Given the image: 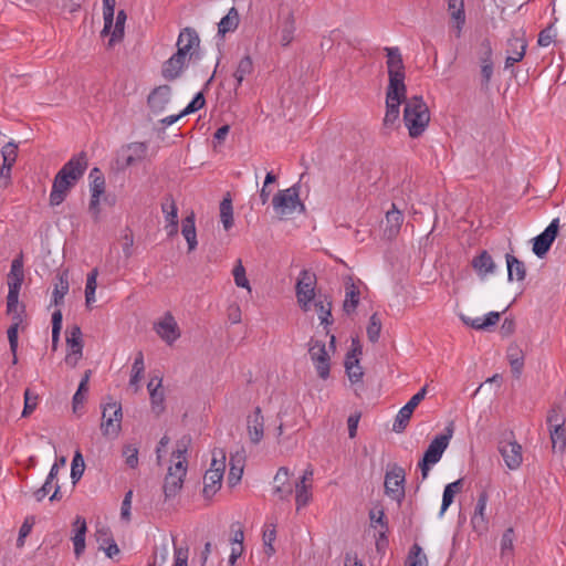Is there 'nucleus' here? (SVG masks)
<instances>
[{"label": "nucleus", "instance_id": "2", "mask_svg": "<svg viewBox=\"0 0 566 566\" xmlns=\"http://www.w3.org/2000/svg\"><path fill=\"white\" fill-rule=\"evenodd\" d=\"M189 443L190 438L184 437L178 441L177 449L172 453L174 463L168 469L163 486L166 500L175 497L182 488L187 473L186 452Z\"/></svg>", "mask_w": 566, "mask_h": 566}, {"label": "nucleus", "instance_id": "47", "mask_svg": "<svg viewBox=\"0 0 566 566\" xmlns=\"http://www.w3.org/2000/svg\"><path fill=\"white\" fill-rule=\"evenodd\" d=\"M239 25V13L235 8H231L229 12L221 19L218 24V33L224 35L234 31Z\"/></svg>", "mask_w": 566, "mask_h": 566}, {"label": "nucleus", "instance_id": "35", "mask_svg": "<svg viewBox=\"0 0 566 566\" xmlns=\"http://www.w3.org/2000/svg\"><path fill=\"white\" fill-rule=\"evenodd\" d=\"M253 72V62L252 59L249 55H245L242 57L235 71L232 74L233 77V90L237 93L239 86L244 81L245 76L250 75Z\"/></svg>", "mask_w": 566, "mask_h": 566}, {"label": "nucleus", "instance_id": "4", "mask_svg": "<svg viewBox=\"0 0 566 566\" xmlns=\"http://www.w3.org/2000/svg\"><path fill=\"white\" fill-rule=\"evenodd\" d=\"M453 436V423H449L444 428V432L434 437V439L428 446L422 460L418 463L419 469L421 470L422 480H426L429 475L431 468L437 464L444 451L447 450L450 440Z\"/></svg>", "mask_w": 566, "mask_h": 566}, {"label": "nucleus", "instance_id": "15", "mask_svg": "<svg viewBox=\"0 0 566 566\" xmlns=\"http://www.w3.org/2000/svg\"><path fill=\"white\" fill-rule=\"evenodd\" d=\"M148 146L146 143L135 142L126 145L119 153L123 168L135 166L145 160Z\"/></svg>", "mask_w": 566, "mask_h": 566}, {"label": "nucleus", "instance_id": "6", "mask_svg": "<svg viewBox=\"0 0 566 566\" xmlns=\"http://www.w3.org/2000/svg\"><path fill=\"white\" fill-rule=\"evenodd\" d=\"M123 411L120 403L107 402L103 406L101 430L104 437L117 438L122 430Z\"/></svg>", "mask_w": 566, "mask_h": 566}, {"label": "nucleus", "instance_id": "49", "mask_svg": "<svg viewBox=\"0 0 566 566\" xmlns=\"http://www.w3.org/2000/svg\"><path fill=\"white\" fill-rule=\"evenodd\" d=\"M144 370H145L144 355H143L142 352H139L136 355L135 360L133 363L132 376H130V379H129V386L134 387L135 391H137L139 389V385L138 384H139V380L142 379Z\"/></svg>", "mask_w": 566, "mask_h": 566}, {"label": "nucleus", "instance_id": "61", "mask_svg": "<svg viewBox=\"0 0 566 566\" xmlns=\"http://www.w3.org/2000/svg\"><path fill=\"white\" fill-rule=\"evenodd\" d=\"M209 471H214L216 473H224L226 470V452L222 449H216L212 451V458Z\"/></svg>", "mask_w": 566, "mask_h": 566}, {"label": "nucleus", "instance_id": "33", "mask_svg": "<svg viewBox=\"0 0 566 566\" xmlns=\"http://www.w3.org/2000/svg\"><path fill=\"white\" fill-rule=\"evenodd\" d=\"M359 295L358 286L349 279L345 284V300L343 304V308L347 314L355 312L359 303Z\"/></svg>", "mask_w": 566, "mask_h": 566}, {"label": "nucleus", "instance_id": "26", "mask_svg": "<svg viewBox=\"0 0 566 566\" xmlns=\"http://www.w3.org/2000/svg\"><path fill=\"white\" fill-rule=\"evenodd\" d=\"M161 211L165 214L167 224L165 229L168 237H174L178 233V208L171 197H167L161 203Z\"/></svg>", "mask_w": 566, "mask_h": 566}, {"label": "nucleus", "instance_id": "50", "mask_svg": "<svg viewBox=\"0 0 566 566\" xmlns=\"http://www.w3.org/2000/svg\"><path fill=\"white\" fill-rule=\"evenodd\" d=\"M406 566H429L427 555L421 546L415 543L408 554Z\"/></svg>", "mask_w": 566, "mask_h": 566}, {"label": "nucleus", "instance_id": "46", "mask_svg": "<svg viewBox=\"0 0 566 566\" xmlns=\"http://www.w3.org/2000/svg\"><path fill=\"white\" fill-rule=\"evenodd\" d=\"M370 525L375 530H378L379 539L386 538L388 531V524L385 518V512L382 509H374L369 512Z\"/></svg>", "mask_w": 566, "mask_h": 566}, {"label": "nucleus", "instance_id": "60", "mask_svg": "<svg viewBox=\"0 0 566 566\" xmlns=\"http://www.w3.org/2000/svg\"><path fill=\"white\" fill-rule=\"evenodd\" d=\"M151 409L156 415H160L165 410V392L161 388H154L149 394Z\"/></svg>", "mask_w": 566, "mask_h": 566}, {"label": "nucleus", "instance_id": "14", "mask_svg": "<svg viewBox=\"0 0 566 566\" xmlns=\"http://www.w3.org/2000/svg\"><path fill=\"white\" fill-rule=\"evenodd\" d=\"M69 352L65 356L66 365L75 367L83 356L82 331L80 326L74 325L70 328L66 337Z\"/></svg>", "mask_w": 566, "mask_h": 566}, {"label": "nucleus", "instance_id": "3", "mask_svg": "<svg viewBox=\"0 0 566 566\" xmlns=\"http://www.w3.org/2000/svg\"><path fill=\"white\" fill-rule=\"evenodd\" d=\"M403 123L409 136L417 138L423 134L430 123V111L423 97L413 95L405 99Z\"/></svg>", "mask_w": 566, "mask_h": 566}, {"label": "nucleus", "instance_id": "51", "mask_svg": "<svg viewBox=\"0 0 566 566\" xmlns=\"http://www.w3.org/2000/svg\"><path fill=\"white\" fill-rule=\"evenodd\" d=\"M115 6V0H103L104 28L102 30V35H108V33L111 32V29L113 27Z\"/></svg>", "mask_w": 566, "mask_h": 566}, {"label": "nucleus", "instance_id": "20", "mask_svg": "<svg viewBox=\"0 0 566 566\" xmlns=\"http://www.w3.org/2000/svg\"><path fill=\"white\" fill-rule=\"evenodd\" d=\"M359 354H361L359 343L353 340V349L347 354L345 359L346 373L352 382L360 381L364 375L363 369L359 365Z\"/></svg>", "mask_w": 566, "mask_h": 566}, {"label": "nucleus", "instance_id": "41", "mask_svg": "<svg viewBox=\"0 0 566 566\" xmlns=\"http://www.w3.org/2000/svg\"><path fill=\"white\" fill-rule=\"evenodd\" d=\"M90 191L93 198H101L105 191V178L102 171L95 167L90 171Z\"/></svg>", "mask_w": 566, "mask_h": 566}, {"label": "nucleus", "instance_id": "18", "mask_svg": "<svg viewBox=\"0 0 566 566\" xmlns=\"http://www.w3.org/2000/svg\"><path fill=\"white\" fill-rule=\"evenodd\" d=\"M170 97L171 87L169 85H160L149 93L147 104L153 113L159 114L165 111L170 102Z\"/></svg>", "mask_w": 566, "mask_h": 566}, {"label": "nucleus", "instance_id": "29", "mask_svg": "<svg viewBox=\"0 0 566 566\" xmlns=\"http://www.w3.org/2000/svg\"><path fill=\"white\" fill-rule=\"evenodd\" d=\"M65 464V457L60 458L59 462L53 463L43 485L33 492V496L38 502H41L49 494L52 483L57 476L60 467H64Z\"/></svg>", "mask_w": 566, "mask_h": 566}, {"label": "nucleus", "instance_id": "42", "mask_svg": "<svg viewBox=\"0 0 566 566\" xmlns=\"http://www.w3.org/2000/svg\"><path fill=\"white\" fill-rule=\"evenodd\" d=\"M127 15L124 10H119L116 15L115 23L113 22V27L111 29V32L108 35H111V39L108 41V45L113 46L116 42L122 41L124 38V30H125V22H126Z\"/></svg>", "mask_w": 566, "mask_h": 566}, {"label": "nucleus", "instance_id": "37", "mask_svg": "<svg viewBox=\"0 0 566 566\" xmlns=\"http://www.w3.org/2000/svg\"><path fill=\"white\" fill-rule=\"evenodd\" d=\"M243 468H244V457L240 453L231 455L230 469H229V475H228V483L230 486H234L241 481L242 474H243Z\"/></svg>", "mask_w": 566, "mask_h": 566}, {"label": "nucleus", "instance_id": "43", "mask_svg": "<svg viewBox=\"0 0 566 566\" xmlns=\"http://www.w3.org/2000/svg\"><path fill=\"white\" fill-rule=\"evenodd\" d=\"M69 292V279L66 273H61L57 275L56 281L54 283V289L52 293V303L57 306L63 303L64 296Z\"/></svg>", "mask_w": 566, "mask_h": 566}, {"label": "nucleus", "instance_id": "58", "mask_svg": "<svg viewBox=\"0 0 566 566\" xmlns=\"http://www.w3.org/2000/svg\"><path fill=\"white\" fill-rule=\"evenodd\" d=\"M295 27L292 17H287L281 27L280 42L282 45H289L294 36Z\"/></svg>", "mask_w": 566, "mask_h": 566}, {"label": "nucleus", "instance_id": "16", "mask_svg": "<svg viewBox=\"0 0 566 566\" xmlns=\"http://www.w3.org/2000/svg\"><path fill=\"white\" fill-rule=\"evenodd\" d=\"M154 329L168 345H172L180 337L178 324L170 313H166L164 317L154 325Z\"/></svg>", "mask_w": 566, "mask_h": 566}, {"label": "nucleus", "instance_id": "22", "mask_svg": "<svg viewBox=\"0 0 566 566\" xmlns=\"http://www.w3.org/2000/svg\"><path fill=\"white\" fill-rule=\"evenodd\" d=\"M200 43L197 32L191 28L184 29L177 40V53L190 59L193 55L192 50L198 48Z\"/></svg>", "mask_w": 566, "mask_h": 566}, {"label": "nucleus", "instance_id": "28", "mask_svg": "<svg viewBox=\"0 0 566 566\" xmlns=\"http://www.w3.org/2000/svg\"><path fill=\"white\" fill-rule=\"evenodd\" d=\"M526 51V42L523 39L514 38L509 40L507 56L505 59V69L513 66L520 62Z\"/></svg>", "mask_w": 566, "mask_h": 566}, {"label": "nucleus", "instance_id": "55", "mask_svg": "<svg viewBox=\"0 0 566 566\" xmlns=\"http://www.w3.org/2000/svg\"><path fill=\"white\" fill-rule=\"evenodd\" d=\"M232 275L234 279V283L238 287L247 289L249 292H251V285L245 275V269L242 264L241 259H238L235 261V265L232 270Z\"/></svg>", "mask_w": 566, "mask_h": 566}, {"label": "nucleus", "instance_id": "44", "mask_svg": "<svg viewBox=\"0 0 566 566\" xmlns=\"http://www.w3.org/2000/svg\"><path fill=\"white\" fill-rule=\"evenodd\" d=\"M312 484L304 483V481H297L295 483V503L296 510H301L306 506L312 500Z\"/></svg>", "mask_w": 566, "mask_h": 566}, {"label": "nucleus", "instance_id": "56", "mask_svg": "<svg viewBox=\"0 0 566 566\" xmlns=\"http://www.w3.org/2000/svg\"><path fill=\"white\" fill-rule=\"evenodd\" d=\"M85 463L84 458L80 450H76L72 460L71 465V479L73 483H76L84 474Z\"/></svg>", "mask_w": 566, "mask_h": 566}, {"label": "nucleus", "instance_id": "45", "mask_svg": "<svg viewBox=\"0 0 566 566\" xmlns=\"http://www.w3.org/2000/svg\"><path fill=\"white\" fill-rule=\"evenodd\" d=\"M220 221L226 231L233 226V207L230 195L228 193L220 202Z\"/></svg>", "mask_w": 566, "mask_h": 566}, {"label": "nucleus", "instance_id": "17", "mask_svg": "<svg viewBox=\"0 0 566 566\" xmlns=\"http://www.w3.org/2000/svg\"><path fill=\"white\" fill-rule=\"evenodd\" d=\"M406 93H400L397 91L392 93V91L386 92V114L384 117V126L391 127L399 118L400 115V104L405 102Z\"/></svg>", "mask_w": 566, "mask_h": 566}, {"label": "nucleus", "instance_id": "24", "mask_svg": "<svg viewBox=\"0 0 566 566\" xmlns=\"http://www.w3.org/2000/svg\"><path fill=\"white\" fill-rule=\"evenodd\" d=\"M248 434L252 443H259L264 434V418L260 407L248 416L247 419Z\"/></svg>", "mask_w": 566, "mask_h": 566}, {"label": "nucleus", "instance_id": "25", "mask_svg": "<svg viewBox=\"0 0 566 566\" xmlns=\"http://www.w3.org/2000/svg\"><path fill=\"white\" fill-rule=\"evenodd\" d=\"M188 57L181 53H175L163 65L161 75L168 81H174L180 76Z\"/></svg>", "mask_w": 566, "mask_h": 566}, {"label": "nucleus", "instance_id": "54", "mask_svg": "<svg viewBox=\"0 0 566 566\" xmlns=\"http://www.w3.org/2000/svg\"><path fill=\"white\" fill-rule=\"evenodd\" d=\"M97 275L96 269L92 270L87 274L86 286H85V302L87 306H91L95 302V291L97 287Z\"/></svg>", "mask_w": 566, "mask_h": 566}, {"label": "nucleus", "instance_id": "13", "mask_svg": "<svg viewBox=\"0 0 566 566\" xmlns=\"http://www.w3.org/2000/svg\"><path fill=\"white\" fill-rule=\"evenodd\" d=\"M497 449L510 470H517L521 467L523 462L522 446L516 440H501Z\"/></svg>", "mask_w": 566, "mask_h": 566}, {"label": "nucleus", "instance_id": "9", "mask_svg": "<svg viewBox=\"0 0 566 566\" xmlns=\"http://www.w3.org/2000/svg\"><path fill=\"white\" fill-rule=\"evenodd\" d=\"M315 276L307 270L300 272L295 292L297 303L304 312L311 310L312 302L315 297Z\"/></svg>", "mask_w": 566, "mask_h": 566}, {"label": "nucleus", "instance_id": "36", "mask_svg": "<svg viewBox=\"0 0 566 566\" xmlns=\"http://www.w3.org/2000/svg\"><path fill=\"white\" fill-rule=\"evenodd\" d=\"M507 279L509 281H523L526 276V269L522 261L512 254H506Z\"/></svg>", "mask_w": 566, "mask_h": 566}, {"label": "nucleus", "instance_id": "21", "mask_svg": "<svg viewBox=\"0 0 566 566\" xmlns=\"http://www.w3.org/2000/svg\"><path fill=\"white\" fill-rule=\"evenodd\" d=\"M289 469L286 467H281L273 479V494L277 496L279 500L289 501L292 495L293 489L289 483Z\"/></svg>", "mask_w": 566, "mask_h": 566}, {"label": "nucleus", "instance_id": "53", "mask_svg": "<svg viewBox=\"0 0 566 566\" xmlns=\"http://www.w3.org/2000/svg\"><path fill=\"white\" fill-rule=\"evenodd\" d=\"M315 311L317 312L321 324L331 325L332 321V303L327 300H317L314 303Z\"/></svg>", "mask_w": 566, "mask_h": 566}, {"label": "nucleus", "instance_id": "27", "mask_svg": "<svg viewBox=\"0 0 566 566\" xmlns=\"http://www.w3.org/2000/svg\"><path fill=\"white\" fill-rule=\"evenodd\" d=\"M87 526L86 521L82 516H76L73 522V536L72 542L74 546V555L80 558L85 551V535Z\"/></svg>", "mask_w": 566, "mask_h": 566}, {"label": "nucleus", "instance_id": "7", "mask_svg": "<svg viewBox=\"0 0 566 566\" xmlns=\"http://www.w3.org/2000/svg\"><path fill=\"white\" fill-rule=\"evenodd\" d=\"M275 212L281 217H286L295 212L297 208L304 210V205L298 198V186L294 185L287 189L280 190L272 200Z\"/></svg>", "mask_w": 566, "mask_h": 566}, {"label": "nucleus", "instance_id": "52", "mask_svg": "<svg viewBox=\"0 0 566 566\" xmlns=\"http://www.w3.org/2000/svg\"><path fill=\"white\" fill-rule=\"evenodd\" d=\"M548 429L565 427L566 415L559 406H553L546 418Z\"/></svg>", "mask_w": 566, "mask_h": 566}, {"label": "nucleus", "instance_id": "23", "mask_svg": "<svg viewBox=\"0 0 566 566\" xmlns=\"http://www.w3.org/2000/svg\"><path fill=\"white\" fill-rule=\"evenodd\" d=\"M24 281L23 260L22 255L13 259L11 269L8 274V294H20L21 286Z\"/></svg>", "mask_w": 566, "mask_h": 566}, {"label": "nucleus", "instance_id": "10", "mask_svg": "<svg viewBox=\"0 0 566 566\" xmlns=\"http://www.w3.org/2000/svg\"><path fill=\"white\" fill-rule=\"evenodd\" d=\"M405 470L398 465H394L385 475V493L398 503L405 497Z\"/></svg>", "mask_w": 566, "mask_h": 566}, {"label": "nucleus", "instance_id": "64", "mask_svg": "<svg viewBox=\"0 0 566 566\" xmlns=\"http://www.w3.org/2000/svg\"><path fill=\"white\" fill-rule=\"evenodd\" d=\"M123 457L125 458V463L135 469L138 467V449L133 444H125L123 447Z\"/></svg>", "mask_w": 566, "mask_h": 566}, {"label": "nucleus", "instance_id": "30", "mask_svg": "<svg viewBox=\"0 0 566 566\" xmlns=\"http://www.w3.org/2000/svg\"><path fill=\"white\" fill-rule=\"evenodd\" d=\"M472 266L478 275L484 279L486 275L492 274L495 270V263L488 251H482L472 260Z\"/></svg>", "mask_w": 566, "mask_h": 566}, {"label": "nucleus", "instance_id": "40", "mask_svg": "<svg viewBox=\"0 0 566 566\" xmlns=\"http://www.w3.org/2000/svg\"><path fill=\"white\" fill-rule=\"evenodd\" d=\"M223 479L222 473H216L214 471L207 470L203 476V494L206 497H211L221 488Z\"/></svg>", "mask_w": 566, "mask_h": 566}, {"label": "nucleus", "instance_id": "12", "mask_svg": "<svg viewBox=\"0 0 566 566\" xmlns=\"http://www.w3.org/2000/svg\"><path fill=\"white\" fill-rule=\"evenodd\" d=\"M427 395V386H423L410 400L398 411L392 429L395 432H401L406 429L413 410L424 399Z\"/></svg>", "mask_w": 566, "mask_h": 566}, {"label": "nucleus", "instance_id": "8", "mask_svg": "<svg viewBox=\"0 0 566 566\" xmlns=\"http://www.w3.org/2000/svg\"><path fill=\"white\" fill-rule=\"evenodd\" d=\"M310 358L321 379H327L331 371V356L324 340L311 338L308 340Z\"/></svg>", "mask_w": 566, "mask_h": 566}, {"label": "nucleus", "instance_id": "1", "mask_svg": "<svg viewBox=\"0 0 566 566\" xmlns=\"http://www.w3.org/2000/svg\"><path fill=\"white\" fill-rule=\"evenodd\" d=\"M87 165L85 153H80L64 164L53 180L50 193V203L52 206H59L65 200L70 189L83 177Z\"/></svg>", "mask_w": 566, "mask_h": 566}, {"label": "nucleus", "instance_id": "48", "mask_svg": "<svg viewBox=\"0 0 566 566\" xmlns=\"http://www.w3.org/2000/svg\"><path fill=\"white\" fill-rule=\"evenodd\" d=\"M554 452L563 453L566 449V429L565 427L548 429Z\"/></svg>", "mask_w": 566, "mask_h": 566}, {"label": "nucleus", "instance_id": "62", "mask_svg": "<svg viewBox=\"0 0 566 566\" xmlns=\"http://www.w3.org/2000/svg\"><path fill=\"white\" fill-rule=\"evenodd\" d=\"M381 331V322L378 315L375 313L369 318V324L367 326V337L371 343H376L379 339Z\"/></svg>", "mask_w": 566, "mask_h": 566}, {"label": "nucleus", "instance_id": "32", "mask_svg": "<svg viewBox=\"0 0 566 566\" xmlns=\"http://www.w3.org/2000/svg\"><path fill=\"white\" fill-rule=\"evenodd\" d=\"M461 319L465 325H468L474 329H486L490 326H494L499 322L500 313L499 312H489L484 317H475V318H471V317H467V316L462 315Z\"/></svg>", "mask_w": 566, "mask_h": 566}, {"label": "nucleus", "instance_id": "31", "mask_svg": "<svg viewBox=\"0 0 566 566\" xmlns=\"http://www.w3.org/2000/svg\"><path fill=\"white\" fill-rule=\"evenodd\" d=\"M403 217L400 210L396 208V205L392 203V207L390 210L386 213V229L385 233L386 235L391 239L396 237L400 230V227L402 224Z\"/></svg>", "mask_w": 566, "mask_h": 566}, {"label": "nucleus", "instance_id": "34", "mask_svg": "<svg viewBox=\"0 0 566 566\" xmlns=\"http://www.w3.org/2000/svg\"><path fill=\"white\" fill-rule=\"evenodd\" d=\"M448 10L450 12L452 20L455 22L457 36H460L462 28L465 23L464 1L448 0Z\"/></svg>", "mask_w": 566, "mask_h": 566}, {"label": "nucleus", "instance_id": "63", "mask_svg": "<svg viewBox=\"0 0 566 566\" xmlns=\"http://www.w3.org/2000/svg\"><path fill=\"white\" fill-rule=\"evenodd\" d=\"M556 36L557 31L554 24H549L547 28L539 32L537 43L539 46L546 48L553 43Z\"/></svg>", "mask_w": 566, "mask_h": 566}, {"label": "nucleus", "instance_id": "11", "mask_svg": "<svg viewBox=\"0 0 566 566\" xmlns=\"http://www.w3.org/2000/svg\"><path fill=\"white\" fill-rule=\"evenodd\" d=\"M559 229V219L555 218L547 228L533 239V252L536 256L543 258L551 249L557 237Z\"/></svg>", "mask_w": 566, "mask_h": 566}, {"label": "nucleus", "instance_id": "57", "mask_svg": "<svg viewBox=\"0 0 566 566\" xmlns=\"http://www.w3.org/2000/svg\"><path fill=\"white\" fill-rule=\"evenodd\" d=\"M507 357L513 375L515 377H520L524 366V358L521 350L517 348H510Z\"/></svg>", "mask_w": 566, "mask_h": 566}, {"label": "nucleus", "instance_id": "19", "mask_svg": "<svg viewBox=\"0 0 566 566\" xmlns=\"http://www.w3.org/2000/svg\"><path fill=\"white\" fill-rule=\"evenodd\" d=\"M489 496L486 492H482L478 496V501L474 507V513L471 517V524L475 532L483 533L488 530V517H486V506H488Z\"/></svg>", "mask_w": 566, "mask_h": 566}, {"label": "nucleus", "instance_id": "39", "mask_svg": "<svg viewBox=\"0 0 566 566\" xmlns=\"http://www.w3.org/2000/svg\"><path fill=\"white\" fill-rule=\"evenodd\" d=\"M181 233L187 241L188 250L193 251L198 244L193 213L182 220Z\"/></svg>", "mask_w": 566, "mask_h": 566}, {"label": "nucleus", "instance_id": "59", "mask_svg": "<svg viewBox=\"0 0 566 566\" xmlns=\"http://www.w3.org/2000/svg\"><path fill=\"white\" fill-rule=\"evenodd\" d=\"M476 55L480 64L493 63V50L489 39H483L476 50Z\"/></svg>", "mask_w": 566, "mask_h": 566}, {"label": "nucleus", "instance_id": "5", "mask_svg": "<svg viewBox=\"0 0 566 566\" xmlns=\"http://www.w3.org/2000/svg\"><path fill=\"white\" fill-rule=\"evenodd\" d=\"M387 56V71L389 76V83L387 86V91H392V93L400 91V93H406L407 88L405 85V65L402 61V55L398 46H386L384 48Z\"/></svg>", "mask_w": 566, "mask_h": 566}, {"label": "nucleus", "instance_id": "38", "mask_svg": "<svg viewBox=\"0 0 566 566\" xmlns=\"http://www.w3.org/2000/svg\"><path fill=\"white\" fill-rule=\"evenodd\" d=\"M463 486V480L458 479L454 482H451L444 486L443 495H442V503L439 515L442 516L446 511L449 509V506L453 503V499L457 493H459L462 490Z\"/></svg>", "mask_w": 566, "mask_h": 566}]
</instances>
